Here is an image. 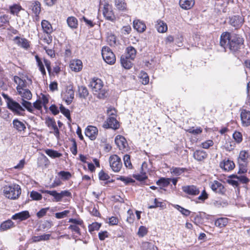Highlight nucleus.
Masks as SVG:
<instances>
[{"instance_id": "nucleus-1", "label": "nucleus", "mask_w": 250, "mask_h": 250, "mask_svg": "<svg viewBox=\"0 0 250 250\" xmlns=\"http://www.w3.org/2000/svg\"><path fill=\"white\" fill-rule=\"evenodd\" d=\"M14 79L15 83L17 84V92L22 98L21 104L28 111L33 112L32 104L27 101V100H30L32 97V94L29 90L32 83L31 80L28 78L23 79L18 76H15Z\"/></svg>"}, {"instance_id": "nucleus-2", "label": "nucleus", "mask_w": 250, "mask_h": 250, "mask_svg": "<svg viewBox=\"0 0 250 250\" xmlns=\"http://www.w3.org/2000/svg\"><path fill=\"white\" fill-rule=\"evenodd\" d=\"M104 84L102 81L98 78H92L89 84L93 93L99 99H104L106 96V91L103 88Z\"/></svg>"}, {"instance_id": "nucleus-3", "label": "nucleus", "mask_w": 250, "mask_h": 250, "mask_svg": "<svg viewBox=\"0 0 250 250\" xmlns=\"http://www.w3.org/2000/svg\"><path fill=\"white\" fill-rule=\"evenodd\" d=\"M4 194L8 199L15 200L19 198L21 194V188L19 185L10 184L4 188Z\"/></svg>"}, {"instance_id": "nucleus-4", "label": "nucleus", "mask_w": 250, "mask_h": 250, "mask_svg": "<svg viewBox=\"0 0 250 250\" xmlns=\"http://www.w3.org/2000/svg\"><path fill=\"white\" fill-rule=\"evenodd\" d=\"M42 192L46 193L52 196L54 198V201L59 202L62 201L65 197L71 198V193L69 190H62L60 192H57L56 190H42Z\"/></svg>"}, {"instance_id": "nucleus-5", "label": "nucleus", "mask_w": 250, "mask_h": 250, "mask_svg": "<svg viewBox=\"0 0 250 250\" xmlns=\"http://www.w3.org/2000/svg\"><path fill=\"white\" fill-rule=\"evenodd\" d=\"M248 153L246 151H241L238 158L239 165L238 173H244L247 171Z\"/></svg>"}, {"instance_id": "nucleus-6", "label": "nucleus", "mask_w": 250, "mask_h": 250, "mask_svg": "<svg viewBox=\"0 0 250 250\" xmlns=\"http://www.w3.org/2000/svg\"><path fill=\"white\" fill-rule=\"evenodd\" d=\"M7 106L16 115L23 116L25 114L24 108L19 103L10 98H8Z\"/></svg>"}, {"instance_id": "nucleus-7", "label": "nucleus", "mask_w": 250, "mask_h": 250, "mask_svg": "<svg viewBox=\"0 0 250 250\" xmlns=\"http://www.w3.org/2000/svg\"><path fill=\"white\" fill-rule=\"evenodd\" d=\"M229 40L228 48L232 52L237 51L243 43V39L236 34H232Z\"/></svg>"}, {"instance_id": "nucleus-8", "label": "nucleus", "mask_w": 250, "mask_h": 250, "mask_svg": "<svg viewBox=\"0 0 250 250\" xmlns=\"http://www.w3.org/2000/svg\"><path fill=\"white\" fill-rule=\"evenodd\" d=\"M102 55L104 60L108 64H113L116 61L115 55L110 48L104 46L102 50Z\"/></svg>"}, {"instance_id": "nucleus-9", "label": "nucleus", "mask_w": 250, "mask_h": 250, "mask_svg": "<svg viewBox=\"0 0 250 250\" xmlns=\"http://www.w3.org/2000/svg\"><path fill=\"white\" fill-rule=\"evenodd\" d=\"M136 50L132 47H128L126 49V69L130 68L133 65L131 61H133L136 57Z\"/></svg>"}, {"instance_id": "nucleus-10", "label": "nucleus", "mask_w": 250, "mask_h": 250, "mask_svg": "<svg viewBox=\"0 0 250 250\" xmlns=\"http://www.w3.org/2000/svg\"><path fill=\"white\" fill-rule=\"evenodd\" d=\"M62 97L67 104H70L74 97V91L73 86L69 85L66 86L65 91L63 92L61 94Z\"/></svg>"}, {"instance_id": "nucleus-11", "label": "nucleus", "mask_w": 250, "mask_h": 250, "mask_svg": "<svg viewBox=\"0 0 250 250\" xmlns=\"http://www.w3.org/2000/svg\"><path fill=\"white\" fill-rule=\"evenodd\" d=\"M101 5H103V14L106 20L113 21L115 20V16L112 9L111 5H109L107 2H102L100 3Z\"/></svg>"}, {"instance_id": "nucleus-12", "label": "nucleus", "mask_w": 250, "mask_h": 250, "mask_svg": "<svg viewBox=\"0 0 250 250\" xmlns=\"http://www.w3.org/2000/svg\"><path fill=\"white\" fill-rule=\"evenodd\" d=\"M109 164L112 169L115 172H118L122 166L120 158L116 155L110 157Z\"/></svg>"}, {"instance_id": "nucleus-13", "label": "nucleus", "mask_w": 250, "mask_h": 250, "mask_svg": "<svg viewBox=\"0 0 250 250\" xmlns=\"http://www.w3.org/2000/svg\"><path fill=\"white\" fill-rule=\"evenodd\" d=\"M209 186L211 189L215 193L224 194L226 189L223 184L219 181L214 180L209 183Z\"/></svg>"}, {"instance_id": "nucleus-14", "label": "nucleus", "mask_w": 250, "mask_h": 250, "mask_svg": "<svg viewBox=\"0 0 250 250\" xmlns=\"http://www.w3.org/2000/svg\"><path fill=\"white\" fill-rule=\"evenodd\" d=\"M103 127L105 128H110L116 129L119 128V124L115 117H109L104 124Z\"/></svg>"}, {"instance_id": "nucleus-15", "label": "nucleus", "mask_w": 250, "mask_h": 250, "mask_svg": "<svg viewBox=\"0 0 250 250\" xmlns=\"http://www.w3.org/2000/svg\"><path fill=\"white\" fill-rule=\"evenodd\" d=\"M244 22V19L241 16L235 15L229 18V23L235 28L240 27Z\"/></svg>"}, {"instance_id": "nucleus-16", "label": "nucleus", "mask_w": 250, "mask_h": 250, "mask_svg": "<svg viewBox=\"0 0 250 250\" xmlns=\"http://www.w3.org/2000/svg\"><path fill=\"white\" fill-rule=\"evenodd\" d=\"M98 130L95 126L89 125L85 130V134L90 140H94L98 135Z\"/></svg>"}, {"instance_id": "nucleus-17", "label": "nucleus", "mask_w": 250, "mask_h": 250, "mask_svg": "<svg viewBox=\"0 0 250 250\" xmlns=\"http://www.w3.org/2000/svg\"><path fill=\"white\" fill-rule=\"evenodd\" d=\"M83 62L79 59L72 60L70 62L69 67L71 70L75 72L80 71L83 68Z\"/></svg>"}, {"instance_id": "nucleus-18", "label": "nucleus", "mask_w": 250, "mask_h": 250, "mask_svg": "<svg viewBox=\"0 0 250 250\" xmlns=\"http://www.w3.org/2000/svg\"><path fill=\"white\" fill-rule=\"evenodd\" d=\"M231 37V35L229 32H224L220 37V45L225 49L228 48L229 43V39Z\"/></svg>"}, {"instance_id": "nucleus-19", "label": "nucleus", "mask_w": 250, "mask_h": 250, "mask_svg": "<svg viewBox=\"0 0 250 250\" xmlns=\"http://www.w3.org/2000/svg\"><path fill=\"white\" fill-rule=\"evenodd\" d=\"M183 191L189 195L195 196L199 194V189L194 185L185 186L182 187Z\"/></svg>"}, {"instance_id": "nucleus-20", "label": "nucleus", "mask_w": 250, "mask_h": 250, "mask_svg": "<svg viewBox=\"0 0 250 250\" xmlns=\"http://www.w3.org/2000/svg\"><path fill=\"white\" fill-rule=\"evenodd\" d=\"M241 120L243 126H248L250 125V111L246 109H242L240 114Z\"/></svg>"}, {"instance_id": "nucleus-21", "label": "nucleus", "mask_w": 250, "mask_h": 250, "mask_svg": "<svg viewBox=\"0 0 250 250\" xmlns=\"http://www.w3.org/2000/svg\"><path fill=\"white\" fill-rule=\"evenodd\" d=\"M220 167L226 171H229L233 169L235 167V164L232 161L230 160H224L220 163Z\"/></svg>"}, {"instance_id": "nucleus-22", "label": "nucleus", "mask_w": 250, "mask_h": 250, "mask_svg": "<svg viewBox=\"0 0 250 250\" xmlns=\"http://www.w3.org/2000/svg\"><path fill=\"white\" fill-rule=\"evenodd\" d=\"M29 217L30 215L29 212L25 210L15 214L12 216L11 218L13 220L23 221L27 219Z\"/></svg>"}, {"instance_id": "nucleus-23", "label": "nucleus", "mask_w": 250, "mask_h": 250, "mask_svg": "<svg viewBox=\"0 0 250 250\" xmlns=\"http://www.w3.org/2000/svg\"><path fill=\"white\" fill-rule=\"evenodd\" d=\"M133 27L138 32H144L146 29L145 23L139 20H136L133 21Z\"/></svg>"}, {"instance_id": "nucleus-24", "label": "nucleus", "mask_w": 250, "mask_h": 250, "mask_svg": "<svg viewBox=\"0 0 250 250\" xmlns=\"http://www.w3.org/2000/svg\"><path fill=\"white\" fill-rule=\"evenodd\" d=\"M115 142L120 150L125 151V138L121 135H117L115 139Z\"/></svg>"}, {"instance_id": "nucleus-25", "label": "nucleus", "mask_w": 250, "mask_h": 250, "mask_svg": "<svg viewBox=\"0 0 250 250\" xmlns=\"http://www.w3.org/2000/svg\"><path fill=\"white\" fill-rule=\"evenodd\" d=\"M194 0H180L179 5L180 7L185 10L191 9L194 5Z\"/></svg>"}, {"instance_id": "nucleus-26", "label": "nucleus", "mask_w": 250, "mask_h": 250, "mask_svg": "<svg viewBox=\"0 0 250 250\" xmlns=\"http://www.w3.org/2000/svg\"><path fill=\"white\" fill-rule=\"evenodd\" d=\"M208 156L206 151L202 150H197L194 153L193 156L195 159L201 161L207 158Z\"/></svg>"}, {"instance_id": "nucleus-27", "label": "nucleus", "mask_w": 250, "mask_h": 250, "mask_svg": "<svg viewBox=\"0 0 250 250\" xmlns=\"http://www.w3.org/2000/svg\"><path fill=\"white\" fill-rule=\"evenodd\" d=\"M13 124L14 128L19 132L24 131L26 129L25 124L18 119H14L13 121Z\"/></svg>"}, {"instance_id": "nucleus-28", "label": "nucleus", "mask_w": 250, "mask_h": 250, "mask_svg": "<svg viewBox=\"0 0 250 250\" xmlns=\"http://www.w3.org/2000/svg\"><path fill=\"white\" fill-rule=\"evenodd\" d=\"M14 226V222L11 220H7L3 222L0 225V231L7 230Z\"/></svg>"}, {"instance_id": "nucleus-29", "label": "nucleus", "mask_w": 250, "mask_h": 250, "mask_svg": "<svg viewBox=\"0 0 250 250\" xmlns=\"http://www.w3.org/2000/svg\"><path fill=\"white\" fill-rule=\"evenodd\" d=\"M155 27L157 31L160 33H165L167 30V24L161 20H158L157 21Z\"/></svg>"}, {"instance_id": "nucleus-30", "label": "nucleus", "mask_w": 250, "mask_h": 250, "mask_svg": "<svg viewBox=\"0 0 250 250\" xmlns=\"http://www.w3.org/2000/svg\"><path fill=\"white\" fill-rule=\"evenodd\" d=\"M78 94L80 98L86 99L88 96L89 92L85 86H79L78 87Z\"/></svg>"}, {"instance_id": "nucleus-31", "label": "nucleus", "mask_w": 250, "mask_h": 250, "mask_svg": "<svg viewBox=\"0 0 250 250\" xmlns=\"http://www.w3.org/2000/svg\"><path fill=\"white\" fill-rule=\"evenodd\" d=\"M42 28L46 34H51L53 32L51 24L46 20H42L41 22Z\"/></svg>"}, {"instance_id": "nucleus-32", "label": "nucleus", "mask_w": 250, "mask_h": 250, "mask_svg": "<svg viewBox=\"0 0 250 250\" xmlns=\"http://www.w3.org/2000/svg\"><path fill=\"white\" fill-rule=\"evenodd\" d=\"M67 23L68 26L71 29H76L78 27V21L74 17H69L67 19Z\"/></svg>"}, {"instance_id": "nucleus-33", "label": "nucleus", "mask_w": 250, "mask_h": 250, "mask_svg": "<svg viewBox=\"0 0 250 250\" xmlns=\"http://www.w3.org/2000/svg\"><path fill=\"white\" fill-rule=\"evenodd\" d=\"M15 40H18L17 43L19 46H20L25 49H27L29 47V42L27 39L16 37H15Z\"/></svg>"}, {"instance_id": "nucleus-34", "label": "nucleus", "mask_w": 250, "mask_h": 250, "mask_svg": "<svg viewBox=\"0 0 250 250\" xmlns=\"http://www.w3.org/2000/svg\"><path fill=\"white\" fill-rule=\"evenodd\" d=\"M51 234H44L40 236H34L32 237V242H38L41 241H46L50 239Z\"/></svg>"}, {"instance_id": "nucleus-35", "label": "nucleus", "mask_w": 250, "mask_h": 250, "mask_svg": "<svg viewBox=\"0 0 250 250\" xmlns=\"http://www.w3.org/2000/svg\"><path fill=\"white\" fill-rule=\"evenodd\" d=\"M228 223V219L227 218H220L215 222V225L220 228L225 227Z\"/></svg>"}, {"instance_id": "nucleus-36", "label": "nucleus", "mask_w": 250, "mask_h": 250, "mask_svg": "<svg viewBox=\"0 0 250 250\" xmlns=\"http://www.w3.org/2000/svg\"><path fill=\"white\" fill-rule=\"evenodd\" d=\"M45 153L49 157L52 158H59L62 156V154L58 152L57 151L47 149L45 150Z\"/></svg>"}, {"instance_id": "nucleus-37", "label": "nucleus", "mask_w": 250, "mask_h": 250, "mask_svg": "<svg viewBox=\"0 0 250 250\" xmlns=\"http://www.w3.org/2000/svg\"><path fill=\"white\" fill-rule=\"evenodd\" d=\"M142 247L143 250H158L157 248L155 246L153 243L148 242H143Z\"/></svg>"}, {"instance_id": "nucleus-38", "label": "nucleus", "mask_w": 250, "mask_h": 250, "mask_svg": "<svg viewBox=\"0 0 250 250\" xmlns=\"http://www.w3.org/2000/svg\"><path fill=\"white\" fill-rule=\"evenodd\" d=\"M35 59L37 62V65L39 68V70L41 72L42 74L43 75L46 74V71L44 67L43 63L42 61V60L40 58V57L38 55L35 56Z\"/></svg>"}, {"instance_id": "nucleus-39", "label": "nucleus", "mask_w": 250, "mask_h": 250, "mask_svg": "<svg viewBox=\"0 0 250 250\" xmlns=\"http://www.w3.org/2000/svg\"><path fill=\"white\" fill-rule=\"evenodd\" d=\"M41 4L38 1H34L32 3L31 5V7L32 8V10L33 12L36 15H38L40 14L41 11Z\"/></svg>"}, {"instance_id": "nucleus-40", "label": "nucleus", "mask_w": 250, "mask_h": 250, "mask_svg": "<svg viewBox=\"0 0 250 250\" xmlns=\"http://www.w3.org/2000/svg\"><path fill=\"white\" fill-rule=\"evenodd\" d=\"M170 178H161L156 182V184L159 186L167 187L170 183Z\"/></svg>"}, {"instance_id": "nucleus-41", "label": "nucleus", "mask_w": 250, "mask_h": 250, "mask_svg": "<svg viewBox=\"0 0 250 250\" xmlns=\"http://www.w3.org/2000/svg\"><path fill=\"white\" fill-rule=\"evenodd\" d=\"M106 41L110 46H114L116 44V37L112 33L108 34Z\"/></svg>"}, {"instance_id": "nucleus-42", "label": "nucleus", "mask_w": 250, "mask_h": 250, "mask_svg": "<svg viewBox=\"0 0 250 250\" xmlns=\"http://www.w3.org/2000/svg\"><path fill=\"white\" fill-rule=\"evenodd\" d=\"M60 109L61 112L67 118V119L69 121V122H71L69 110L65 108L62 104L61 105L60 107Z\"/></svg>"}, {"instance_id": "nucleus-43", "label": "nucleus", "mask_w": 250, "mask_h": 250, "mask_svg": "<svg viewBox=\"0 0 250 250\" xmlns=\"http://www.w3.org/2000/svg\"><path fill=\"white\" fill-rule=\"evenodd\" d=\"M58 175L61 178V179L63 180H69L72 176L70 172L68 171H61L58 173Z\"/></svg>"}, {"instance_id": "nucleus-44", "label": "nucleus", "mask_w": 250, "mask_h": 250, "mask_svg": "<svg viewBox=\"0 0 250 250\" xmlns=\"http://www.w3.org/2000/svg\"><path fill=\"white\" fill-rule=\"evenodd\" d=\"M140 77L142 80V84L146 85L148 83L149 81V77L146 73L142 71L140 74Z\"/></svg>"}, {"instance_id": "nucleus-45", "label": "nucleus", "mask_w": 250, "mask_h": 250, "mask_svg": "<svg viewBox=\"0 0 250 250\" xmlns=\"http://www.w3.org/2000/svg\"><path fill=\"white\" fill-rule=\"evenodd\" d=\"M39 100L41 102L43 107L45 109H47V104L49 102L48 96L42 94L41 97H39Z\"/></svg>"}, {"instance_id": "nucleus-46", "label": "nucleus", "mask_w": 250, "mask_h": 250, "mask_svg": "<svg viewBox=\"0 0 250 250\" xmlns=\"http://www.w3.org/2000/svg\"><path fill=\"white\" fill-rule=\"evenodd\" d=\"M21 9V7L18 4H14L10 7V12L13 15H17Z\"/></svg>"}, {"instance_id": "nucleus-47", "label": "nucleus", "mask_w": 250, "mask_h": 250, "mask_svg": "<svg viewBox=\"0 0 250 250\" xmlns=\"http://www.w3.org/2000/svg\"><path fill=\"white\" fill-rule=\"evenodd\" d=\"M175 208L179 211L183 215L185 216H188L190 215V211L189 210L186 209L179 205H176L175 206Z\"/></svg>"}, {"instance_id": "nucleus-48", "label": "nucleus", "mask_w": 250, "mask_h": 250, "mask_svg": "<svg viewBox=\"0 0 250 250\" xmlns=\"http://www.w3.org/2000/svg\"><path fill=\"white\" fill-rule=\"evenodd\" d=\"M235 146V143L231 141L230 140H228L226 141L225 144L224 145L225 148L228 151H231L233 149Z\"/></svg>"}, {"instance_id": "nucleus-49", "label": "nucleus", "mask_w": 250, "mask_h": 250, "mask_svg": "<svg viewBox=\"0 0 250 250\" xmlns=\"http://www.w3.org/2000/svg\"><path fill=\"white\" fill-rule=\"evenodd\" d=\"M30 196L33 200L39 201L42 199V194L36 191H31Z\"/></svg>"}, {"instance_id": "nucleus-50", "label": "nucleus", "mask_w": 250, "mask_h": 250, "mask_svg": "<svg viewBox=\"0 0 250 250\" xmlns=\"http://www.w3.org/2000/svg\"><path fill=\"white\" fill-rule=\"evenodd\" d=\"M115 4L116 8L120 10H123L125 8V0H116Z\"/></svg>"}, {"instance_id": "nucleus-51", "label": "nucleus", "mask_w": 250, "mask_h": 250, "mask_svg": "<svg viewBox=\"0 0 250 250\" xmlns=\"http://www.w3.org/2000/svg\"><path fill=\"white\" fill-rule=\"evenodd\" d=\"M165 205L163 203L161 202L158 201L157 199H154V205H149L148 207V208L151 209V208H156L157 207H160L162 208H164Z\"/></svg>"}, {"instance_id": "nucleus-52", "label": "nucleus", "mask_w": 250, "mask_h": 250, "mask_svg": "<svg viewBox=\"0 0 250 250\" xmlns=\"http://www.w3.org/2000/svg\"><path fill=\"white\" fill-rule=\"evenodd\" d=\"M101 227V225L97 222L93 223L92 224L89 225L88 229L89 231L91 232L95 230H98Z\"/></svg>"}, {"instance_id": "nucleus-53", "label": "nucleus", "mask_w": 250, "mask_h": 250, "mask_svg": "<svg viewBox=\"0 0 250 250\" xmlns=\"http://www.w3.org/2000/svg\"><path fill=\"white\" fill-rule=\"evenodd\" d=\"M171 173H173L174 175L176 176H178L181 175L182 173H183L185 169L183 168H180V167H173L171 169Z\"/></svg>"}, {"instance_id": "nucleus-54", "label": "nucleus", "mask_w": 250, "mask_h": 250, "mask_svg": "<svg viewBox=\"0 0 250 250\" xmlns=\"http://www.w3.org/2000/svg\"><path fill=\"white\" fill-rule=\"evenodd\" d=\"M69 212V210H65L62 212L56 213L55 215L57 219H62L66 217Z\"/></svg>"}, {"instance_id": "nucleus-55", "label": "nucleus", "mask_w": 250, "mask_h": 250, "mask_svg": "<svg viewBox=\"0 0 250 250\" xmlns=\"http://www.w3.org/2000/svg\"><path fill=\"white\" fill-rule=\"evenodd\" d=\"M233 138L237 143H240L242 141V135L238 131H235L233 134Z\"/></svg>"}, {"instance_id": "nucleus-56", "label": "nucleus", "mask_w": 250, "mask_h": 250, "mask_svg": "<svg viewBox=\"0 0 250 250\" xmlns=\"http://www.w3.org/2000/svg\"><path fill=\"white\" fill-rule=\"evenodd\" d=\"M32 106L33 107V109H34V108L40 111H42V107L43 106L42 104L41 103V102H40L39 99L37 100L36 102H35L33 104V105L32 104ZM34 110H33V112L32 113L34 112Z\"/></svg>"}, {"instance_id": "nucleus-57", "label": "nucleus", "mask_w": 250, "mask_h": 250, "mask_svg": "<svg viewBox=\"0 0 250 250\" xmlns=\"http://www.w3.org/2000/svg\"><path fill=\"white\" fill-rule=\"evenodd\" d=\"M187 131L194 135H198L202 133V129L200 127H197L196 128L192 127L188 129Z\"/></svg>"}, {"instance_id": "nucleus-58", "label": "nucleus", "mask_w": 250, "mask_h": 250, "mask_svg": "<svg viewBox=\"0 0 250 250\" xmlns=\"http://www.w3.org/2000/svg\"><path fill=\"white\" fill-rule=\"evenodd\" d=\"M147 233V229L146 227L141 226L138 230V234L140 237H143Z\"/></svg>"}, {"instance_id": "nucleus-59", "label": "nucleus", "mask_w": 250, "mask_h": 250, "mask_svg": "<svg viewBox=\"0 0 250 250\" xmlns=\"http://www.w3.org/2000/svg\"><path fill=\"white\" fill-rule=\"evenodd\" d=\"M71 141L72 142V146L70 148V150L72 153L76 155L77 153V145L76 142L74 139H72Z\"/></svg>"}, {"instance_id": "nucleus-60", "label": "nucleus", "mask_w": 250, "mask_h": 250, "mask_svg": "<svg viewBox=\"0 0 250 250\" xmlns=\"http://www.w3.org/2000/svg\"><path fill=\"white\" fill-rule=\"evenodd\" d=\"M69 223H72L75 225H80L81 226H82L83 224V221L81 219H73V218H70L69 219L68 221Z\"/></svg>"}, {"instance_id": "nucleus-61", "label": "nucleus", "mask_w": 250, "mask_h": 250, "mask_svg": "<svg viewBox=\"0 0 250 250\" xmlns=\"http://www.w3.org/2000/svg\"><path fill=\"white\" fill-rule=\"evenodd\" d=\"M99 177L101 180H107L110 178L109 176L104 171H101L99 173Z\"/></svg>"}, {"instance_id": "nucleus-62", "label": "nucleus", "mask_w": 250, "mask_h": 250, "mask_svg": "<svg viewBox=\"0 0 250 250\" xmlns=\"http://www.w3.org/2000/svg\"><path fill=\"white\" fill-rule=\"evenodd\" d=\"M48 209H49V208H43L41 209L40 211H39L37 212V217L39 218L42 217L46 214V213L47 211L48 210Z\"/></svg>"}, {"instance_id": "nucleus-63", "label": "nucleus", "mask_w": 250, "mask_h": 250, "mask_svg": "<svg viewBox=\"0 0 250 250\" xmlns=\"http://www.w3.org/2000/svg\"><path fill=\"white\" fill-rule=\"evenodd\" d=\"M107 113L109 117H115V118L116 117L117 111L113 107H109L107 110Z\"/></svg>"}, {"instance_id": "nucleus-64", "label": "nucleus", "mask_w": 250, "mask_h": 250, "mask_svg": "<svg viewBox=\"0 0 250 250\" xmlns=\"http://www.w3.org/2000/svg\"><path fill=\"white\" fill-rule=\"evenodd\" d=\"M213 142L211 140H208L201 144V146L205 149L208 148L210 146H212Z\"/></svg>"}]
</instances>
